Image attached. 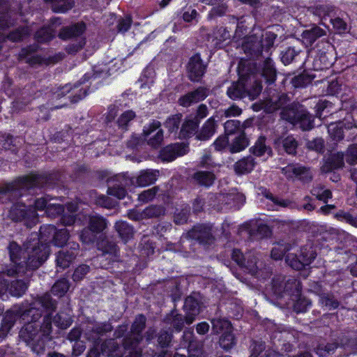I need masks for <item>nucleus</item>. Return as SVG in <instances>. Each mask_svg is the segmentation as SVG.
I'll use <instances>...</instances> for the list:
<instances>
[{"instance_id": "36", "label": "nucleus", "mask_w": 357, "mask_h": 357, "mask_svg": "<svg viewBox=\"0 0 357 357\" xmlns=\"http://www.w3.org/2000/svg\"><path fill=\"white\" fill-rule=\"evenodd\" d=\"M216 123L213 117L209 118L202 126L196 135V138L201 141H206L211 138L215 132Z\"/></svg>"}, {"instance_id": "19", "label": "nucleus", "mask_w": 357, "mask_h": 357, "mask_svg": "<svg viewBox=\"0 0 357 357\" xmlns=\"http://www.w3.org/2000/svg\"><path fill=\"white\" fill-rule=\"evenodd\" d=\"M210 89L206 86H199L194 91H190L181 96L178 100L179 105L188 107L192 104L204 100L209 94Z\"/></svg>"}, {"instance_id": "34", "label": "nucleus", "mask_w": 357, "mask_h": 357, "mask_svg": "<svg viewBox=\"0 0 357 357\" xmlns=\"http://www.w3.org/2000/svg\"><path fill=\"white\" fill-rule=\"evenodd\" d=\"M275 145L277 148L282 146L286 153L289 155H295L298 146L297 140L292 135H289L284 139H278L275 141Z\"/></svg>"}, {"instance_id": "14", "label": "nucleus", "mask_w": 357, "mask_h": 357, "mask_svg": "<svg viewBox=\"0 0 357 357\" xmlns=\"http://www.w3.org/2000/svg\"><path fill=\"white\" fill-rule=\"evenodd\" d=\"M207 64L202 61L199 54L192 56L186 66L188 79L193 82H199L206 71Z\"/></svg>"}, {"instance_id": "49", "label": "nucleus", "mask_w": 357, "mask_h": 357, "mask_svg": "<svg viewBox=\"0 0 357 357\" xmlns=\"http://www.w3.org/2000/svg\"><path fill=\"white\" fill-rule=\"evenodd\" d=\"M193 179L199 185L209 187L215 181V175L211 172L199 171L195 172L192 176Z\"/></svg>"}, {"instance_id": "16", "label": "nucleus", "mask_w": 357, "mask_h": 357, "mask_svg": "<svg viewBox=\"0 0 357 357\" xmlns=\"http://www.w3.org/2000/svg\"><path fill=\"white\" fill-rule=\"evenodd\" d=\"M108 183L107 193L109 195L121 199H123L127 194L125 187L130 183H133V181L129 179L126 174H117L114 178L108 180Z\"/></svg>"}, {"instance_id": "3", "label": "nucleus", "mask_w": 357, "mask_h": 357, "mask_svg": "<svg viewBox=\"0 0 357 357\" xmlns=\"http://www.w3.org/2000/svg\"><path fill=\"white\" fill-rule=\"evenodd\" d=\"M239 79L233 82L227 89V96L233 100H240L246 97L250 100L255 99L261 93L262 86L255 77L248 76L244 68L239 67Z\"/></svg>"}, {"instance_id": "17", "label": "nucleus", "mask_w": 357, "mask_h": 357, "mask_svg": "<svg viewBox=\"0 0 357 357\" xmlns=\"http://www.w3.org/2000/svg\"><path fill=\"white\" fill-rule=\"evenodd\" d=\"M187 236L189 238L197 241L204 246L211 245L215 242L211 228L205 225H197L190 229Z\"/></svg>"}, {"instance_id": "31", "label": "nucleus", "mask_w": 357, "mask_h": 357, "mask_svg": "<svg viewBox=\"0 0 357 357\" xmlns=\"http://www.w3.org/2000/svg\"><path fill=\"white\" fill-rule=\"evenodd\" d=\"M114 227L119 236L124 243H127L133 238L134 228L127 222L123 220L117 221L115 222Z\"/></svg>"}, {"instance_id": "2", "label": "nucleus", "mask_w": 357, "mask_h": 357, "mask_svg": "<svg viewBox=\"0 0 357 357\" xmlns=\"http://www.w3.org/2000/svg\"><path fill=\"white\" fill-rule=\"evenodd\" d=\"M58 180L55 174H31L19 177L9 183L0 184V203L14 202L25 192L34 188L52 187Z\"/></svg>"}, {"instance_id": "4", "label": "nucleus", "mask_w": 357, "mask_h": 357, "mask_svg": "<svg viewBox=\"0 0 357 357\" xmlns=\"http://www.w3.org/2000/svg\"><path fill=\"white\" fill-rule=\"evenodd\" d=\"M280 118L293 126H298L303 131L314 128V116L298 101L289 102L280 113Z\"/></svg>"}, {"instance_id": "6", "label": "nucleus", "mask_w": 357, "mask_h": 357, "mask_svg": "<svg viewBox=\"0 0 357 357\" xmlns=\"http://www.w3.org/2000/svg\"><path fill=\"white\" fill-rule=\"evenodd\" d=\"M57 302L53 299L50 293H45L40 296H38L35 301L31 304L29 309L23 312H15L17 317L20 316L23 320L29 322L37 321L41 317L43 310L50 312L55 311L56 309Z\"/></svg>"}, {"instance_id": "23", "label": "nucleus", "mask_w": 357, "mask_h": 357, "mask_svg": "<svg viewBox=\"0 0 357 357\" xmlns=\"http://www.w3.org/2000/svg\"><path fill=\"white\" fill-rule=\"evenodd\" d=\"M356 128V125L348 119H344L338 122L331 123L328 126V134L335 143L344 138V129L350 130Z\"/></svg>"}, {"instance_id": "51", "label": "nucleus", "mask_w": 357, "mask_h": 357, "mask_svg": "<svg viewBox=\"0 0 357 357\" xmlns=\"http://www.w3.org/2000/svg\"><path fill=\"white\" fill-rule=\"evenodd\" d=\"M344 158H326L321 170L323 173H329L344 166Z\"/></svg>"}, {"instance_id": "42", "label": "nucleus", "mask_w": 357, "mask_h": 357, "mask_svg": "<svg viewBox=\"0 0 357 357\" xmlns=\"http://www.w3.org/2000/svg\"><path fill=\"white\" fill-rule=\"evenodd\" d=\"M315 77L314 74L307 70H304L303 73L294 76L291 79V83L295 88H304L311 84Z\"/></svg>"}, {"instance_id": "43", "label": "nucleus", "mask_w": 357, "mask_h": 357, "mask_svg": "<svg viewBox=\"0 0 357 357\" xmlns=\"http://www.w3.org/2000/svg\"><path fill=\"white\" fill-rule=\"evenodd\" d=\"M6 280L8 282V284L3 291L8 289L10 294L14 296L20 297L22 296L28 288V283L22 280H16L12 282L6 278Z\"/></svg>"}, {"instance_id": "55", "label": "nucleus", "mask_w": 357, "mask_h": 357, "mask_svg": "<svg viewBox=\"0 0 357 357\" xmlns=\"http://www.w3.org/2000/svg\"><path fill=\"white\" fill-rule=\"evenodd\" d=\"M319 301L322 306L326 307L329 310H335L340 305V302L334 295L328 292L320 293Z\"/></svg>"}, {"instance_id": "52", "label": "nucleus", "mask_w": 357, "mask_h": 357, "mask_svg": "<svg viewBox=\"0 0 357 357\" xmlns=\"http://www.w3.org/2000/svg\"><path fill=\"white\" fill-rule=\"evenodd\" d=\"M55 36V31L51 26H45L38 29L34 36L38 43H45L50 41Z\"/></svg>"}, {"instance_id": "13", "label": "nucleus", "mask_w": 357, "mask_h": 357, "mask_svg": "<svg viewBox=\"0 0 357 357\" xmlns=\"http://www.w3.org/2000/svg\"><path fill=\"white\" fill-rule=\"evenodd\" d=\"M204 307V297L199 293L193 292L185 298L183 310L187 315L188 325L194 322Z\"/></svg>"}, {"instance_id": "53", "label": "nucleus", "mask_w": 357, "mask_h": 357, "mask_svg": "<svg viewBox=\"0 0 357 357\" xmlns=\"http://www.w3.org/2000/svg\"><path fill=\"white\" fill-rule=\"evenodd\" d=\"M212 331L214 334L226 333L227 331H233V327L228 320L217 318L211 320Z\"/></svg>"}, {"instance_id": "22", "label": "nucleus", "mask_w": 357, "mask_h": 357, "mask_svg": "<svg viewBox=\"0 0 357 357\" xmlns=\"http://www.w3.org/2000/svg\"><path fill=\"white\" fill-rule=\"evenodd\" d=\"M97 248L102 252V255H108L112 261H121L120 250L114 241L107 237L100 238L97 242Z\"/></svg>"}, {"instance_id": "63", "label": "nucleus", "mask_w": 357, "mask_h": 357, "mask_svg": "<svg viewBox=\"0 0 357 357\" xmlns=\"http://www.w3.org/2000/svg\"><path fill=\"white\" fill-rule=\"evenodd\" d=\"M242 268L252 275H257L258 272L257 257L252 253L247 254L245 255V266H243Z\"/></svg>"}, {"instance_id": "50", "label": "nucleus", "mask_w": 357, "mask_h": 357, "mask_svg": "<svg viewBox=\"0 0 357 357\" xmlns=\"http://www.w3.org/2000/svg\"><path fill=\"white\" fill-rule=\"evenodd\" d=\"M157 339L156 348H169L172 345L173 339L172 331L167 329H161L155 335Z\"/></svg>"}, {"instance_id": "26", "label": "nucleus", "mask_w": 357, "mask_h": 357, "mask_svg": "<svg viewBox=\"0 0 357 357\" xmlns=\"http://www.w3.org/2000/svg\"><path fill=\"white\" fill-rule=\"evenodd\" d=\"M113 327L112 324L107 321L98 323L91 328L89 327L85 333L86 338L94 343H97L100 336L104 335L105 333L112 331Z\"/></svg>"}, {"instance_id": "61", "label": "nucleus", "mask_w": 357, "mask_h": 357, "mask_svg": "<svg viewBox=\"0 0 357 357\" xmlns=\"http://www.w3.org/2000/svg\"><path fill=\"white\" fill-rule=\"evenodd\" d=\"M142 340V336L128 334L123 340V345L126 350L131 351L140 348L139 342Z\"/></svg>"}, {"instance_id": "27", "label": "nucleus", "mask_w": 357, "mask_h": 357, "mask_svg": "<svg viewBox=\"0 0 357 357\" xmlns=\"http://www.w3.org/2000/svg\"><path fill=\"white\" fill-rule=\"evenodd\" d=\"M189 152V144L185 142L170 144L164 147L159 156H183Z\"/></svg>"}, {"instance_id": "12", "label": "nucleus", "mask_w": 357, "mask_h": 357, "mask_svg": "<svg viewBox=\"0 0 357 357\" xmlns=\"http://www.w3.org/2000/svg\"><path fill=\"white\" fill-rule=\"evenodd\" d=\"M305 147L309 151L318 155H323L327 151L328 156H344L342 151H337V143L325 144L322 137H315L312 139H305Z\"/></svg>"}, {"instance_id": "35", "label": "nucleus", "mask_w": 357, "mask_h": 357, "mask_svg": "<svg viewBox=\"0 0 357 357\" xmlns=\"http://www.w3.org/2000/svg\"><path fill=\"white\" fill-rule=\"evenodd\" d=\"M103 355L109 357H121L122 352L119 344L114 339H109L103 342L100 346Z\"/></svg>"}, {"instance_id": "33", "label": "nucleus", "mask_w": 357, "mask_h": 357, "mask_svg": "<svg viewBox=\"0 0 357 357\" xmlns=\"http://www.w3.org/2000/svg\"><path fill=\"white\" fill-rule=\"evenodd\" d=\"M326 35V31L319 26H314L302 33L303 42L306 47H310L319 38Z\"/></svg>"}, {"instance_id": "58", "label": "nucleus", "mask_w": 357, "mask_h": 357, "mask_svg": "<svg viewBox=\"0 0 357 357\" xmlns=\"http://www.w3.org/2000/svg\"><path fill=\"white\" fill-rule=\"evenodd\" d=\"M69 288V281L66 278H62L54 284L51 289V293L58 297H62L67 293Z\"/></svg>"}, {"instance_id": "21", "label": "nucleus", "mask_w": 357, "mask_h": 357, "mask_svg": "<svg viewBox=\"0 0 357 357\" xmlns=\"http://www.w3.org/2000/svg\"><path fill=\"white\" fill-rule=\"evenodd\" d=\"M162 321L164 324L170 326L169 330L175 332H181L183 329L185 324L188 325L187 315L179 313L176 308L167 313L163 318Z\"/></svg>"}, {"instance_id": "24", "label": "nucleus", "mask_w": 357, "mask_h": 357, "mask_svg": "<svg viewBox=\"0 0 357 357\" xmlns=\"http://www.w3.org/2000/svg\"><path fill=\"white\" fill-rule=\"evenodd\" d=\"M86 24L84 22H79L61 29L59 37L63 40L75 39L84 38L83 34L86 31Z\"/></svg>"}, {"instance_id": "59", "label": "nucleus", "mask_w": 357, "mask_h": 357, "mask_svg": "<svg viewBox=\"0 0 357 357\" xmlns=\"http://www.w3.org/2000/svg\"><path fill=\"white\" fill-rule=\"evenodd\" d=\"M190 207L185 204L176 209L174 215V222L176 225H183L187 222L189 218Z\"/></svg>"}, {"instance_id": "48", "label": "nucleus", "mask_w": 357, "mask_h": 357, "mask_svg": "<svg viewBox=\"0 0 357 357\" xmlns=\"http://www.w3.org/2000/svg\"><path fill=\"white\" fill-rule=\"evenodd\" d=\"M255 163L252 158H242L234 165V171L238 174H244L252 171Z\"/></svg>"}, {"instance_id": "64", "label": "nucleus", "mask_w": 357, "mask_h": 357, "mask_svg": "<svg viewBox=\"0 0 357 357\" xmlns=\"http://www.w3.org/2000/svg\"><path fill=\"white\" fill-rule=\"evenodd\" d=\"M340 344L343 345V348L349 349L351 352H357L356 335H341Z\"/></svg>"}, {"instance_id": "18", "label": "nucleus", "mask_w": 357, "mask_h": 357, "mask_svg": "<svg viewBox=\"0 0 357 357\" xmlns=\"http://www.w3.org/2000/svg\"><path fill=\"white\" fill-rule=\"evenodd\" d=\"M282 173L288 178L295 176L303 183H309L313 178V174L310 168L298 164L289 165L282 168Z\"/></svg>"}, {"instance_id": "10", "label": "nucleus", "mask_w": 357, "mask_h": 357, "mask_svg": "<svg viewBox=\"0 0 357 357\" xmlns=\"http://www.w3.org/2000/svg\"><path fill=\"white\" fill-rule=\"evenodd\" d=\"M317 54L313 61L314 70L328 69L333 64V45L324 39L319 41L317 45Z\"/></svg>"}, {"instance_id": "39", "label": "nucleus", "mask_w": 357, "mask_h": 357, "mask_svg": "<svg viewBox=\"0 0 357 357\" xmlns=\"http://www.w3.org/2000/svg\"><path fill=\"white\" fill-rule=\"evenodd\" d=\"M160 175L159 170L146 169L142 171L136 178V182L139 186H146L153 183Z\"/></svg>"}, {"instance_id": "47", "label": "nucleus", "mask_w": 357, "mask_h": 357, "mask_svg": "<svg viewBox=\"0 0 357 357\" xmlns=\"http://www.w3.org/2000/svg\"><path fill=\"white\" fill-rule=\"evenodd\" d=\"M269 105L273 109H281V110L285 107L289 102H291L290 97L284 93H280L275 96H272L269 100Z\"/></svg>"}, {"instance_id": "57", "label": "nucleus", "mask_w": 357, "mask_h": 357, "mask_svg": "<svg viewBox=\"0 0 357 357\" xmlns=\"http://www.w3.org/2000/svg\"><path fill=\"white\" fill-rule=\"evenodd\" d=\"M220 346L225 350L228 351L234 347L236 344V337L233 331H227L223 333L219 339Z\"/></svg>"}, {"instance_id": "30", "label": "nucleus", "mask_w": 357, "mask_h": 357, "mask_svg": "<svg viewBox=\"0 0 357 357\" xmlns=\"http://www.w3.org/2000/svg\"><path fill=\"white\" fill-rule=\"evenodd\" d=\"M303 54V52L297 47H285L280 52V60L284 65H289L297 61Z\"/></svg>"}, {"instance_id": "40", "label": "nucleus", "mask_w": 357, "mask_h": 357, "mask_svg": "<svg viewBox=\"0 0 357 357\" xmlns=\"http://www.w3.org/2000/svg\"><path fill=\"white\" fill-rule=\"evenodd\" d=\"M50 312L48 314L45 315L43 318V324L40 326V330H38V334L40 338L44 340L45 345L47 342L52 340V319Z\"/></svg>"}, {"instance_id": "32", "label": "nucleus", "mask_w": 357, "mask_h": 357, "mask_svg": "<svg viewBox=\"0 0 357 357\" xmlns=\"http://www.w3.org/2000/svg\"><path fill=\"white\" fill-rule=\"evenodd\" d=\"M183 121V114L181 113H176L170 115L163 123L164 127L167 130V132L171 135L178 136V132L181 129Z\"/></svg>"}, {"instance_id": "7", "label": "nucleus", "mask_w": 357, "mask_h": 357, "mask_svg": "<svg viewBox=\"0 0 357 357\" xmlns=\"http://www.w3.org/2000/svg\"><path fill=\"white\" fill-rule=\"evenodd\" d=\"M6 218L13 222H23L24 225L31 228L38 222V215L33 206L24 204H14L8 212Z\"/></svg>"}, {"instance_id": "8", "label": "nucleus", "mask_w": 357, "mask_h": 357, "mask_svg": "<svg viewBox=\"0 0 357 357\" xmlns=\"http://www.w3.org/2000/svg\"><path fill=\"white\" fill-rule=\"evenodd\" d=\"M19 337L37 355L45 352L44 340L40 338L38 328L31 324H25L20 331Z\"/></svg>"}, {"instance_id": "15", "label": "nucleus", "mask_w": 357, "mask_h": 357, "mask_svg": "<svg viewBox=\"0 0 357 357\" xmlns=\"http://www.w3.org/2000/svg\"><path fill=\"white\" fill-rule=\"evenodd\" d=\"M79 245L77 242H69L65 248L59 251L56 257L58 267L61 269L68 268L78 255Z\"/></svg>"}, {"instance_id": "56", "label": "nucleus", "mask_w": 357, "mask_h": 357, "mask_svg": "<svg viewBox=\"0 0 357 357\" xmlns=\"http://www.w3.org/2000/svg\"><path fill=\"white\" fill-rule=\"evenodd\" d=\"M31 33L29 26H20L6 36L7 38L12 42H20L27 38Z\"/></svg>"}, {"instance_id": "9", "label": "nucleus", "mask_w": 357, "mask_h": 357, "mask_svg": "<svg viewBox=\"0 0 357 357\" xmlns=\"http://www.w3.org/2000/svg\"><path fill=\"white\" fill-rule=\"evenodd\" d=\"M108 225V220L98 214L89 216L88 227L80 234V239L84 243L94 242L96 234L102 233Z\"/></svg>"}, {"instance_id": "29", "label": "nucleus", "mask_w": 357, "mask_h": 357, "mask_svg": "<svg viewBox=\"0 0 357 357\" xmlns=\"http://www.w3.org/2000/svg\"><path fill=\"white\" fill-rule=\"evenodd\" d=\"M17 320L14 311H8L3 316L0 325V342L5 339Z\"/></svg>"}, {"instance_id": "54", "label": "nucleus", "mask_w": 357, "mask_h": 357, "mask_svg": "<svg viewBox=\"0 0 357 357\" xmlns=\"http://www.w3.org/2000/svg\"><path fill=\"white\" fill-rule=\"evenodd\" d=\"M166 213V208L162 205L151 204L144 209L146 219L160 218Z\"/></svg>"}, {"instance_id": "45", "label": "nucleus", "mask_w": 357, "mask_h": 357, "mask_svg": "<svg viewBox=\"0 0 357 357\" xmlns=\"http://www.w3.org/2000/svg\"><path fill=\"white\" fill-rule=\"evenodd\" d=\"M51 3V8L54 13H66L72 9L75 5L74 0H45Z\"/></svg>"}, {"instance_id": "62", "label": "nucleus", "mask_w": 357, "mask_h": 357, "mask_svg": "<svg viewBox=\"0 0 357 357\" xmlns=\"http://www.w3.org/2000/svg\"><path fill=\"white\" fill-rule=\"evenodd\" d=\"M69 231L66 229H57L56 228L52 243L55 246L63 247L69 239Z\"/></svg>"}, {"instance_id": "1", "label": "nucleus", "mask_w": 357, "mask_h": 357, "mask_svg": "<svg viewBox=\"0 0 357 357\" xmlns=\"http://www.w3.org/2000/svg\"><path fill=\"white\" fill-rule=\"evenodd\" d=\"M56 227L45 225L40 228V237L32 234L22 248L16 242L12 241L8 246L10 261L17 264L18 271L30 277L32 272L38 269L48 258L50 253L49 243H52Z\"/></svg>"}, {"instance_id": "37", "label": "nucleus", "mask_w": 357, "mask_h": 357, "mask_svg": "<svg viewBox=\"0 0 357 357\" xmlns=\"http://www.w3.org/2000/svg\"><path fill=\"white\" fill-rule=\"evenodd\" d=\"M285 289L284 276L279 275L273 278L271 293L276 299L285 297Z\"/></svg>"}, {"instance_id": "28", "label": "nucleus", "mask_w": 357, "mask_h": 357, "mask_svg": "<svg viewBox=\"0 0 357 357\" xmlns=\"http://www.w3.org/2000/svg\"><path fill=\"white\" fill-rule=\"evenodd\" d=\"M340 339L341 336L332 342L319 343L314 348V352L320 357H326L334 354L338 347H343V345L340 344Z\"/></svg>"}, {"instance_id": "25", "label": "nucleus", "mask_w": 357, "mask_h": 357, "mask_svg": "<svg viewBox=\"0 0 357 357\" xmlns=\"http://www.w3.org/2000/svg\"><path fill=\"white\" fill-rule=\"evenodd\" d=\"M199 123L197 120L192 119V116H187L183 121L181 129L178 132V138L185 139L197 135Z\"/></svg>"}, {"instance_id": "60", "label": "nucleus", "mask_w": 357, "mask_h": 357, "mask_svg": "<svg viewBox=\"0 0 357 357\" xmlns=\"http://www.w3.org/2000/svg\"><path fill=\"white\" fill-rule=\"evenodd\" d=\"M312 195L315 196L318 200L327 203L328 200L332 197V192L328 189H325L323 185L319 184L313 187L311 190Z\"/></svg>"}, {"instance_id": "41", "label": "nucleus", "mask_w": 357, "mask_h": 357, "mask_svg": "<svg viewBox=\"0 0 357 357\" xmlns=\"http://www.w3.org/2000/svg\"><path fill=\"white\" fill-rule=\"evenodd\" d=\"M285 296L297 298L301 292V282L294 277H285Z\"/></svg>"}, {"instance_id": "11", "label": "nucleus", "mask_w": 357, "mask_h": 357, "mask_svg": "<svg viewBox=\"0 0 357 357\" xmlns=\"http://www.w3.org/2000/svg\"><path fill=\"white\" fill-rule=\"evenodd\" d=\"M317 253L311 247H302L298 255L289 253L285 261L293 269L300 271L309 266L316 258Z\"/></svg>"}, {"instance_id": "20", "label": "nucleus", "mask_w": 357, "mask_h": 357, "mask_svg": "<svg viewBox=\"0 0 357 357\" xmlns=\"http://www.w3.org/2000/svg\"><path fill=\"white\" fill-rule=\"evenodd\" d=\"M242 49L250 59L258 58L264 50L262 39L256 36H249L242 44Z\"/></svg>"}, {"instance_id": "5", "label": "nucleus", "mask_w": 357, "mask_h": 357, "mask_svg": "<svg viewBox=\"0 0 357 357\" xmlns=\"http://www.w3.org/2000/svg\"><path fill=\"white\" fill-rule=\"evenodd\" d=\"M248 76L255 77L257 82H264L267 85L273 84L277 77V70L273 60L269 57L257 63H249L246 66L243 67Z\"/></svg>"}, {"instance_id": "38", "label": "nucleus", "mask_w": 357, "mask_h": 357, "mask_svg": "<svg viewBox=\"0 0 357 357\" xmlns=\"http://www.w3.org/2000/svg\"><path fill=\"white\" fill-rule=\"evenodd\" d=\"M250 151L255 156L272 154L271 146L266 144V137L263 135L258 137L255 144L250 149Z\"/></svg>"}, {"instance_id": "44", "label": "nucleus", "mask_w": 357, "mask_h": 357, "mask_svg": "<svg viewBox=\"0 0 357 357\" xmlns=\"http://www.w3.org/2000/svg\"><path fill=\"white\" fill-rule=\"evenodd\" d=\"M37 49L35 47L29 46L21 50L19 57L24 60L26 63L33 66L40 63V58L35 54Z\"/></svg>"}, {"instance_id": "46", "label": "nucleus", "mask_w": 357, "mask_h": 357, "mask_svg": "<svg viewBox=\"0 0 357 357\" xmlns=\"http://www.w3.org/2000/svg\"><path fill=\"white\" fill-rule=\"evenodd\" d=\"M249 144V139L244 131L235 137L232 143L229 146V151L235 153L244 150Z\"/></svg>"}]
</instances>
